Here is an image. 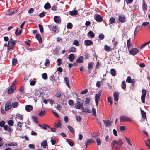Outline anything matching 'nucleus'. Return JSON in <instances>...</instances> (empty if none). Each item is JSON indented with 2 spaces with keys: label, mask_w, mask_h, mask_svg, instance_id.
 I'll return each mask as SVG.
<instances>
[{
  "label": "nucleus",
  "mask_w": 150,
  "mask_h": 150,
  "mask_svg": "<svg viewBox=\"0 0 150 150\" xmlns=\"http://www.w3.org/2000/svg\"><path fill=\"white\" fill-rule=\"evenodd\" d=\"M67 127L68 129L70 130V131L71 133L73 134H74V132L73 130V128L71 126L69 125L67 126Z\"/></svg>",
  "instance_id": "nucleus-46"
},
{
  "label": "nucleus",
  "mask_w": 150,
  "mask_h": 150,
  "mask_svg": "<svg viewBox=\"0 0 150 150\" xmlns=\"http://www.w3.org/2000/svg\"><path fill=\"white\" fill-rule=\"evenodd\" d=\"M105 50L107 52H109L111 51L112 49L111 48L110 46L105 45L104 46Z\"/></svg>",
  "instance_id": "nucleus-20"
},
{
  "label": "nucleus",
  "mask_w": 150,
  "mask_h": 150,
  "mask_svg": "<svg viewBox=\"0 0 150 150\" xmlns=\"http://www.w3.org/2000/svg\"><path fill=\"white\" fill-rule=\"evenodd\" d=\"M119 21L120 22L123 23L126 21L125 16L124 14H121L118 16Z\"/></svg>",
  "instance_id": "nucleus-7"
},
{
  "label": "nucleus",
  "mask_w": 150,
  "mask_h": 150,
  "mask_svg": "<svg viewBox=\"0 0 150 150\" xmlns=\"http://www.w3.org/2000/svg\"><path fill=\"white\" fill-rule=\"evenodd\" d=\"M119 93L118 92H116L113 93V97L115 101L117 102L119 99Z\"/></svg>",
  "instance_id": "nucleus-12"
},
{
  "label": "nucleus",
  "mask_w": 150,
  "mask_h": 150,
  "mask_svg": "<svg viewBox=\"0 0 150 150\" xmlns=\"http://www.w3.org/2000/svg\"><path fill=\"white\" fill-rule=\"evenodd\" d=\"M21 124L20 122H18L17 123V129L20 131L22 129Z\"/></svg>",
  "instance_id": "nucleus-34"
},
{
  "label": "nucleus",
  "mask_w": 150,
  "mask_h": 150,
  "mask_svg": "<svg viewBox=\"0 0 150 150\" xmlns=\"http://www.w3.org/2000/svg\"><path fill=\"white\" fill-rule=\"evenodd\" d=\"M69 52H76V49L74 47H71L69 49Z\"/></svg>",
  "instance_id": "nucleus-40"
},
{
  "label": "nucleus",
  "mask_w": 150,
  "mask_h": 150,
  "mask_svg": "<svg viewBox=\"0 0 150 150\" xmlns=\"http://www.w3.org/2000/svg\"><path fill=\"white\" fill-rule=\"evenodd\" d=\"M47 140H44L41 143V145L43 148H46V146H47Z\"/></svg>",
  "instance_id": "nucleus-23"
},
{
  "label": "nucleus",
  "mask_w": 150,
  "mask_h": 150,
  "mask_svg": "<svg viewBox=\"0 0 150 150\" xmlns=\"http://www.w3.org/2000/svg\"><path fill=\"white\" fill-rule=\"evenodd\" d=\"M42 78L44 80H46L47 77V75L46 73H44L42 75Z\"/></svg>",
  "instance_id": "nucleus-48"
},
{
  "label": "nucleus",
  "mask_w": 150,
  "mask_h": 150,
  "mask_svg": "<svg viewBox=\"0 0 150 150\" xmlns=\"http://www.w3.org/2000/svg\"><path fill=\"white\" fill-rule=\"evenodd\" d=\"M141 112L142 118L144 119H145L146 118V112L142 110H141Z\"/></svg>",
  "instance_id": "nucleus-24"
},
{
  "label": "nucleus",
  "mask_w": 150,
  "mask_h": 150,
  "mask_svg": "<svg viewBox=\"0 0 150 150\" xmlns=\"http://www.w3.org/2000/svg\"><path fill=\"white\" fill-rule=\"evenodd\" d=\"M88 34L91 38H93L95 36L94 33L91 31H90L88 32Z\"/></svg>",
  "instance_id": "nucleus-45"
},
{
  "label": "nucleus",
  "mask_w": 150,
  "mask_h": 150,
  "mask_svg": "<svg viewBox=\"0 0 150 150\" xmlns=\"http://www.w3.org/2000/svg\"><path fill=\"white\" fill-rule=\"evenodd\" d=\"M141 28V27L139 26H137L136 27L134 31V35H135L139 31V29Z\"/></svg>",
  "instance_id": "nucleus-33"
},
{
  "label": "nucleus",
  "mask_w": 150,
  "mask_h": 150,
  "mask_svg": "<svg viewBox=\"0 0 150 150\" xmlns=\"http://www.w3.org/2000/svg\"><path fill=\"white\" fill-rule=\"evenodd\" d=\"M49 64L50 61L49 59H46L44 63L45 65V66H47Z\"/></svg>",
  "instance_id": "nucleus-55"
},
{
  "label": "nucleus",
  "mask_w": 150,
  "mask_h": 150,
  "mask_svg": "<svg viewBox=\"0 0 150 150\" xmlns=\"http://www.w3.org/2000/svg\"><path fill=\"white\" fill-rule=\"evenodd\" d=\"M93 64H94V63L93 62H89L88 64V68L89 69H90L92 68Z\"/></svg>",
  "instance_id": "nucleus-51"
},
{
  "label": "nucleus",
  "mask_w": 150,
  "mask_h": 150,
  "mask_svg": "<svg viewBox=\"0 0 150 150\" xmlns=\"http://www.w3.org/2000/svg\"><path fill=\"white\" fill-rule=\"evenodd\" d=\"M149 24V23L148 22H143V23L142 24V26L145 27L146 25L148 26Z\"/></svg>",
  "instance_id": "nucleus-54"
},
{
  "label": "nucleus",
  "mask_w": 150,
  "mask_h": 150,
  "mask_svg": "<svg viewBox=\"0 0 150 150\" xmlns=\"http://www.w3.org/2000/svg\"><path fill=\"white\" fill-rule=\"evenodd\" d=\"M62 64V59L59 58L57 60V64L58 66H60Z\"/></svg>",
  "instance_id": "nucleus-53"
},
{
  "label": "nucleus",
  "mask_w": 150,
  "mask_h": 150,
  "mask_svg": "<svg viewBox=\"0 0 150 150\" xmlns=\"http://www.w3.org/2000/svg\"><path fill=\"white\" fill-rule=\"evenodd\" d=\"M19 104L18 102H13L12 103V106L14 108H16L18 106Z\"/></svg>",
  "instance_id": "nucleus-25"
},
{
  "label": "nucleus",
  "mask_w": 150,
  "mask_h": 150,
  "mask_svg": "<svg viewBox=\"0 0 150 150\" xmlns=\"http://www.w3.org/2000/svg\"><path fill=\"white\" fill-rule=\"evenodd\" d=\"M93 142V141L92 139H89L86 141L85 142V145L86 146L89 144L92 143Z\"/></svg>",
  "instance_id": "nucleus-36"
},
{
  "label": "nucleus",
  "mask_w": 150,
  "mask_h": 150,
  "mask_svg": "<svg viewBox=\"0 0 150 150\" xmlns=\"http://www.w3.org/2000/svg\"><path fill=\"white\" fill-rule=\"evenodd\" d=\"M126 81L128 83H132V79L130 76H128L126 80Z\"/></svg>",
  "instance_id": "nucleus-49"
},
{
  "label": "nucleus",
  "mask_w": 150,
  "mask_h": 150,
  "mask_svg": "<svg viewBox=\"0 0 150 150\" xmlns=\"http://www.w3.org/2000/svg\"><path fill=\"white\" fill-rule=\"evenodd\" d=\"M69 14L72 16L76 15L77 14V11L76 10H73L69 11Z\"/></svg>",
  "instance_id": "nucleus-30"
},
{
  "label": "nucleus",
  "mask_w": 150,
  "mask_h": 150,
  "mask_svg": "<svg viewBox=\"0 0 150 150\" xmlns=\"http://www.w3.org/2000/svg\"><path fill=\"white\" fill-rule=\"evenodd\" d=\"M90 99L89 98H87L85 100V106H87L88 105H89L90 103Z\"/></svg>",
  "instance_id": "nucleus-42"
},
{
  "label": "nucleus",
  "mask_w": 150,
  "mask_h": 150,
  "mask_svg": "<svg viewBox=\"0 0 150 150\" xmlns=\"http://www.w3.org/2000/svg\"><path fill=\"white\" fill-rule=\"evenodd\" d=\"M76 119L77 121L81 122V117L80 116H77L76 117Z\"/></svg>",
  "instance_id": "nucleus-62"
},
{
  "label": "nucleus",
  "mask_w": 150,
  "mask_h": 150,
  "mask_svg": "<svg viewBox=\"0 0 150 150\" xmlns=\"http://www.w3.org/2000/svg\"><path fill=\"white\" fill-rule=\"evenodd\" d=\"M120 121L121 122L127 121L132 122V120L130 118L128 117L123 115L120 117Z\"/></svg>",
  "instance_id": "nucleus-5"
},
{
  "label": "nucleus",
  "mask_w": 150,
  "mask_h": 150,
  "mask_svg": "<svg viewBox=\"0 0 150 150\" xmlns=\"http://www.w3.org/2000/svg\"><path fill=\"white\" fill-rule=\"evenodd\" d=\"M46 112V111H42L38 113V115L39 116L42 117L45 115Z\"/></svg>",
  "instance_id": "nucleus-39"
},
{
  "label": "nucleus",
  "mask_w": 150,
  "mask_h": 150,
  "mask_svg": "<svg viewBox=\"0 0 150 150\" xmlns=\"http://www.w3.org/2000/svg\"><path fill=\"white\" fill-rule=\"evenodd\" d=\"M101 92L100 91L98 92L97 94H96L95 96V100L96 105L97 106L98 105V101L100 100V96L101 95Z\"/></svg>",
  "instance_id": "nucleus-9"
},
{
  "label": "nucleus",
  "mask_w": 150,
  "mask_h": 150,
  "mask_svg": "<svg viewBox=\"0 0 150 150\" xmlns=\"http://www.w3.org/2000/svg\"><path fill=\"white\" fill-rule=\"evenodd\" d=\"M57 5L55 4L52 6L51 9L54 11H56L57 9Z\"/></svg>",
  "instance_id": "nucleus-57"
},
{
  "label": "nucleus",
  "mask_w": 150,
  "mask_h": 150,
  "mask_svg": "<svg viewBox=\"0 0 150 150\" xmlns=\"http://www.w3.org/2000/svg\"><path fill=\"white\" fill-rule=\"evenodd\" d=\"M126 85L125 81H123L121 83V87L122 89L126 88Z\"/></svg>",
  "instance_id": "nucleus-37"
},
{
  "label": "nucleus",
  "mask_w": 150,
  "mask_h": 150,
  "mask_svg": "<svg viewBox=\"0 0 150 150\" xmlns=\"http://www.w3.org/2000/svg\"><path fill=\"white\" fill-rule=\"evenodd\" d=\"M73 44L76 45V46H79V43L78 41L76 40H74Z\"/></svg>",
  "instance_id": "nucleus-52"
},
{
  "label": "nucleus",
  "mask_w": 150,
  "mask_h": 150,
  "mask_svg": "<svg viewBox=\"0 0 150 150\" xmlns=\"http://www.w3.org/2000/svg\"><path fill=\"white\" fill-rule=\"evenodd\" d=\"M123 144V142L121 139H119L118 141L114 140L111 142V146L112 148H114L115 145L121 147Z\"/></svg>",
  "instance_id": "nucleus-2"
},
{
  "label": "nucleus",
  "mask_w": 150,
  "mask_h": 150,
  "mask_svg": "<svg viewBox=\"0 0 150 150\" xmlns=\"http://www.w3.org/2000/svg\"><path fill=\"white\" fill-rule=\"evenodd\" d=\"M16 117L17 119L21 120H22L23 119V116L19 113H17L16 115Z\"/></svg>",
  "instance_id": "nucleus-27"
},
{
  "label": "nucleus",
  "mask_w": 150,
  "mask_h": 150,
  "mask_svg": "<svg viewBox=\"0 0 150 150\" xmlns=\"http://www.w3.org/2000/svg\"><path fill=\"white\" fill-rule=\"evenodd\" d=\"M59 16H55L54 18V20L55 22L58 23L59 22Z\"/></svg>",
  "instance_id": "nucleus-35"
},
{
  "label": "nucleus",
  "mask_w": 150,
  "mask_h": 150,
  "mask_svg": "<svg viewBox=\"0 0 150 150\" xmlns=\"http://www.w3.org/2000/svg\"><path fill=\"white\" fill-rule=\"evenodd\" d=\"M12 101V99H10L8 102H6L5 105V110L6 111H8L10 110L12 107L11 105V102Z\"/></svg>",
  "instance_id": "nucleus-3"
},
{
  "label": "nucleus",
  "mask_w": 150,
  "mask_h": 150,
  "mask_svg": "<svg viewBox=\"0 0 150 150\" xmlns=\"http://www.w3.org/2000/svg\"><path fill=\"white\" fill-rule=\"evenodd\" d=\"M115 19L113 17H111L110 18L109 22L110 24H113L115 22Z\"/></svg>",
  "instance_id": "nucleus-43"
},
{
  "label": "nucleus",
  "mask_w": 150,
  "mask_h": 150,
  "mask_svg": "<svg viewBox=\"0 0 150 150\" xmlns=\"http://www.w3.org/2000/svg\"><path fill=\"white\" fill-rule=\"evenodd\" d=\"M16 43V41L13 40L12 38L10 39L8 41V47L7 48V50L9 51L13 50Z\"/></svg>",
  "instance_id": "nucleus-1"
},
{
  "label": "nucleus",
  "mask_w": 150,
  "mask_h": 150,
  "mask_svg": "<svg viewBox=\"0 0 150 150\" xmlns=\"http://www.w3.org/2000/svg\"><path fill=\"white\" fill-rule=\"evenodd\" d=\"M51 7V5L49 3H47L45 4L44 6V8L46 10L48 9Z\"/></svg>",
  "instance_id": "nucleus-29"
},
{
  "label": "nucleus",
  "mask_w": 150,
  "mask_h": 150,
  "mask_svg": "<svg viewBox=\"0 0 150 150\" xmlns=\"http://www.w3.org/2000/svg\"><path fill=\"white\" fill-rule=\"evenodd\" d=\"M17 145V143L15 142H10L8 143H6L5 144V146H16Z\"/></svg>",
  "instance_id": "nucleus-13"
},
{
  "label": "nucleus",
  "mask_w": 150,
  "mask_h": 150,
  "mask_svg": "<svg viewBox=\"0 0 150 150\" xmlns=\"http://www.w3.org/2000/svg\"><path fill=\"white\" fill-rule=\"evenodd\" d=\"M72 25L71 23H68L67 25V27L68 29H71L72 28Z\"/></svg>",
  "instance_id": "nucleus-44"
},
{
  "label": "nucleus",
  "mask_w": 150,
  "mask_h": 150,
  "mask_svg": "<svg viewBox=\"0 0 150 150\" xmlns=\"http://www.w3.org/2000/svg\"><path fill=\"white\" fill-rule=\"evenodd\" d=\"M139 52V50L136 48H132L129 51V54L132 55H136Z\"/></svg>",
  "instance_id": "nucleus-6"
},
{
  "label": "nucleus",
  "mask_w": 150,
  "mask_h": 150,
  "mask_svg": "<svg viewBox=\"0 0 150 150\" xmlns=\"http://www.w3.org/2000/svg\"><path fill=\"white\" fill-rule=\"evenodd\" d=\"M61 125L62 124L60 120L56 122L54 124L55 127L57 128L61 127Z\"/></svg>",
  "instance_id": "nucleus-21"
},
{
  "label": "nucleus",
  "mask_w": 150,
  "mask_h": 150,
  "mask_svg": "<svg viewBox=\"0 0 150 150\" xmlns=\"http://www.w3.org/2000/svg\"><path fill=\"white\" fill-rule=\"evenodd\" d=\"M3 129L5 131H7L9 132H12L13 130V129L9 126L7 125H5L3 126Z\"/></svg>",
  "instance_id": "nucleus-10"
},
{
  "label": "nucleus",
  "mask_w": 150,
  "mask_h": 150,
  "mask_svg": "<svg viewBox=\"0 0 150 150\" xmlns=\"http://www.w3.org/2000/svg\"><path fill=\"white\" fill-rule=\"evenodd\" d=\"M95 19L98 22L102 21V18L99 15L96 16L95 17Z\"/></svg>",
  "instance_id": "nucleus-31"
},
{
  "label": "nucleus",
  "mask_w": 150,
  "mask_h": 150,
  "mask_svg": "<svg viewBox=\"0 0 150 150\" xmlns=\"http://www.w3.org/2000/svg\"><path fill=\"white\" fill-rule=\"evenodd\" d=\"M68 104L71 106H73L74 104V102L72 100H69L68 101Z\"/></svg>",
  "instance_id": "nucleus-50"
},
{
  "label": "nucleus",
  "mask_w": 150,
  "mask_h": 150,
  "mask_svg": "<svg viewBox=\"0 0 150 150\" xmlns=\"http://www.w3.org/2000/svg\"><path fill=\"white\" fill-rule=\"evenodd\" d=\"M112 123V121H110L109 120H104V123L106 127L111 126Z\"/></svg>",
  "instance_id": "nucleus-11"
},
{
  "label": "nucleus",
  "mask_w": 150,
  "mask_h": 150,
  "mask_svg": "<svg viewBox=\"0 0 150 150\" xmlns=\"http://www.w3.org/2000/svg\"><path fill=\"white\" fill-rule=\"evenodd\" d=\"M52 31L56 33H57L59 32V28L56 25H54L52 28Z\"/></svg>",
  "instance_id": "nucleus-16"
},
{
  "label": "nucleus",
  "mask_w": 150,
  "mask_h": 150,
  "mask_svg": "<svg viewBox=\"0 0 150 150\" xmlns=\"http://www.w3.org/2000/svg\"><path fill=\"white\" fill-rule=\"evenodd\" d=\"M112 99L111 97H108V100L111 105H112L113 104V103L112 102Z\"/></svg>",
  "instance_id": "nucleus-58"
},
{
  "label": "nucleus",
  "mask_w": 150,
  "mask_h": 150,
  "mask_svg": "<svg viewBox=\"0 0 150 150\" xmlns=\"http://www.w3.org/2000/svg\"><path fill=\"white\" fill-rule=\"evenodd\" d=\"M131 40L130 39H128L127 41V47L128 49H129L130 47L132 45V44L130 42Z\"/></svg>",
  "instance_id": "nucleus-38"
},
{
  "label": "nucleus",
  "mask_w": 150,
  "mask_h": 150,
  "mask_svg": "<svg viewBox=\"0 0 150 150\" xmlns=\"http://www.w3.org/2000/svg\"><path fill=\"white\" fill-rule=\"evenodd\" d=\"M36 38L37 39L40 43L42 42V39L41 35L39 34H37L36 35Z\"/></svg>",
  "instance_id": "nucleus-19"
},
{
  "label": "nucleus",
  "mask_w": 150,
  "mask_h": 150,
  "mask_svg": "<svg viewBox=\"0 0 150 150\" xmlns=\"http://www.w3.org/2000/svg\"><path fill=\"white\" fill-rule=\"evenodd\" d=\"M125 127L123 126H120L119 128V129L122 131H124V130H125Z\"/></svg>",
  "instance_id": "nucleus-60"
},
{
  "label": "nucleus",
  "mask_w": 150,
  "mask_h": 150,
  "mask_svg": "<svg viewBox=\"0 0 150 150\" xmlns=\"http://www.w3.org/2000/svg\"><path fill=\"white\" fill-rule=\"evenodd\" d=\"M46 14V13L45 12H42V13H40L39 15V16L40 17H42L45 16Z\"/></svg>",
  "instance_id": "nucleus-64"
},
{
  "label": "nucleus",
  "mask_w": 150,
  "mask_h": 150,
  "mask_svg": "<svg viewBox=\"0 0 150 150\" xmlns=\"http://www.w3.org/2000/svg\"><path fill=\"white\" fill-rule=\"evenodd\" d=\"M25 108L27 111L30 112L33 110V107L30 105H27L25 106Z\"/></svg>",
  "instance_id": "nucleus-14"
},
{
  "label": "nucleus",
  "mask_w": 150,
  "mask_h": 150,
  "mask_svg": "<svg viewBox=\"0 0 150 150\" xmlns=\"http://www.w3.org/2000/svg\"><path fill=\"white\" fill-rule=\"evenodd\" d=\"M83 103L79 101H77L74 105V108H75L79 109L82 108L83 107Z\"/></svg>",
  "instance_id": "nucleus-4"
},
{
  "label": "nucleus",
  "mask_w": 150,
  "mask_h": 150,
  "mask_svg": "<svg viewBox=\"0 0 150 150\" xmlns=\"http://www.w3.org/2000/svg\"><path fill=\"white\" fill-rule=\"evenodd\" d=\"M146 90L142 89V94L141 97V101L142 103H145V99L146 95Z\"/></svg>",
  "instance_id": "nucleus-8"
},
{
  "label": "nucleus",
  "mask_w": 150,
  "mask_h": 150,
  "mask_svg": "<svg viewBox=\"0 0 150 150\" xmlns=\"http://www.w3.org/2000/svg\"><path fill=\"white\" fill-rule=\"evenodd\" d=\"M96 141L98 145H100L101 144V141L100 139L97 138L96 139Z\"/></svg>",
  "instance_id": "nucleus-56"
},
{
  "label": "nucleus",
  "mask_w": 150,
  "mask_h": 150,
  "mask_svg": "<svg viewBox=\"0 0 150 150\" xmlns=\"http://www.w3.org/2000/svg\"><path fill=\"white\" fill-rule=\"evenodd\" d=\"M82 111L87 113H91V111L88 108L82 107Z\"/></svg>",
  "instance_id": "nucleus-22"
},
{
  "label": "nucleus",
  "mask_w": 150,
  "mask_h": 150,
  "mask_svg": "<svg viewBox=\"0 0 150 150\" xmlns=\"http://www.w3.org/2000/svg\"><path fill=\"white\" fill-rule=\"evenodd\" d=\"M17 61L16 59H14L12 60V65H15L17 63Z\"/></svg>",
  "instance_id": "nucleus-61"
},
{
  "label": "nucleus",
  "mask_w": 150,
  "mask_h": 150,
  "mask_svg": "<svg viewBox=\"0 0 150 150\" xmlns=\"http://www.w3.org/2000/svg\"><path fill=\"white\" fill-rule=\"evenodd\" d=\"M92 113L93 115L95 117H96V110L94 108H93L92 110Z\"/></svg>",
  "instance_id": "nucleus-59"
},
{
  "label": "nucleus",
  "mask_w": 150,
  "mask_h": 150,
  "mask_svg": "<svg viewBox=\"0 0 150 150\" xmlns=\"http://www.w3.org/2000/svg\"><path fill=\"white\" fill-rule=\"evenodd\" d=\"M8 123L10 126H13L14 125V122L13 120H10L8 122Z\"/></svg>",
  "instance_id": "nucleus-47"
},
{
  "label": "nucleus",
  "mask_w": 150,
  "mask_h": 150,
  "mask_svg": "<svg viewBox=\"0 0 150 150\" xmlns=\"http://www.w3.org/2000/svg\"><path fill=\"white\" fill-rule=\"evenodd\" d=\"M74 58L75 57L72 54H71L68 57L69 59L71 62H72Z\"/></svg>",
  "instance_id": "nucleus-32"
},
{
  "label": "nucleus",
  "mask_w": 150,
  "mask_h": 150,
  "mask_svg": "<svg viewBox=\"0 0 150 150\" xmlns=\"http://www.w3.org/2000/svg\"><path fill=\"white\" fill-rule=\"evenodd\" d=\"M47 127L49 129H50V127L47 125L44 124L42 128L45 130H46L47 129Z\"/></svg>",
  "instance_id": "nucleus-63"
},
{
  "label": "nucleus",
  "mask_w": 150,
  "mask_h": 150,
  "mask_svg": "<svg viewBox=\"0 0 150 150\" xmlns=\"http://www.w3.org/2000/svg\"><path fill=\"white\" fill-rule=\"evenodd\" d=\"M64 80L65 81V83L67 86L69 88H70V86L69 85V82L68 78L67 77H65L64 79Z\"/></svg>",
  "instance_id": "nucleus-26"
},
{
  "label": "nucleus",
  "mask_w": 150,
  "mask_h": 150,
  "mask_svg": "<svg viewBox=\"0 0 150 150\" xmlns=\"http://www.w3.org/2000/svg\"><path fill=\"white\" fill-rule=\"evenodd\" d=\"M93 43V42L90 40H86L84 41V44L86 46H90Z\"/></svg>",
  "instance_id": "nucleus-18"
},
{
  "label": "nucleus",
  "mask_w": 150,
  "mask_h": 150,
  "mask_svg": "<svg viewBox=\"0 0 150 150\" xmlns=\"http://www.w3.org/2000/svg\"><path fill=\"white\" fill-rule=\"evenodd\" d=\"M16 88L15 87L13 86H11L8 89V93L9 94H11L13 93L14 90Z\"/></svg>",
  "instance_id": "nucleus-15"
},
{
  "label": "nucleus",
  "mask_w": 150,
  "mask_h": 150,
  "mask_svg": "<svg viewBox=\"0 0 150 150\" xmlns=\"http://www.w3.org/2000/svg\"><path fill=\"white\" fill-rule=\"evenodd\" d=\"M84 59V57L83 56H81L79 57L76 59V62L77 63H81L83 62Z\"/></svg>",
  "instance_id": "nucleus-17"
},
{
  "label": "nucleus",
  "mask_w": 150,
  "mask_h": 150,
  "mask_svg": "<svg viewBox=\"0 0 150 150\" xmlns=\"http://www.w3.org/2000/svg\"><path fill=\"white\" fill-rule=\"evenodd\" d=\"M110 72L111 74L113 76H115L116 75V71L114 69H111Z\"/></svg>",
  "instance_id": "nucleus-41"
},
{
  "label": "nucleus",
  "mask_w": 150,
  "mask_h": 150,
  "mask_svg": "<svg viewBox=\"0 0 150 150\" xmlns=\"http://www.w3.org/2000/svg\"><path fill=\"white\" fill-rule=\"evenodd\" d=\"M143 10L145 11L147 9V6L146 4L145 3V1L143 0V4L142 5Z\"/></svg>",
  "instance_id": "nucleus-28"
}]
</instances>
